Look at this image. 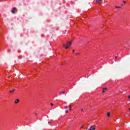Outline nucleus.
<instances>
[{"label":"nucleus","instance_id":"nucleus-1","mask_svg":"<svg viewBox=\"0 0 130 130\" xmlns=\"http://www.w3.org/2000/svg\"><path fill=\"white\" fill-rule=\"evenodd\" d=\"M71 44H72V42H69L67 43V45L63 44V47H64L65 49H68V48H69V45H71Z\"/></svg>","mask_w":130,"mask_h":130},{"label":"nucleus","instance_id":"nucleus-2","mask_svg":"<svg viewBox=\"0 0 130 130\" xmlns=\"http://www.w3.org/2000/svg\"><path fill=\"white\" fill-rule=\"evenodd\" d=\"M16 11H17V9L15 7H14L11 10V12L12 13V14H15Z\"/></svg>","mask_w":130,"mask_h":130},{"label":"nucleus","instance_id":"nucleus-3","mask_svg":"<svg viewBox=\"0 0 130 130\" xmlns=\"http://www.w3.org/2000/svg\"><path fill=\"white\" fill-rule=\"evenodd\" d=\"M95 129V127L94 126H91L89 128H88V130H94Z\"/></svg>","mask_w":130,"mask_h":130},{"label":"nucleus","instance_id":"nucleus-4","mask_svg":"<svg viewBox=\"0 0 130 130\" xmlns=\"http://www.w3.org/2000/svg\"><path fill=\"white\" fill-rule=\"evenodd\" d=\"M19 102H20V100H19V99H16L15 100V104H18V103H19Z\"/></svg>","mask_w":130,"mask_h":130},{"label":"nucleus","instance_id":"nucleus-5","mask_svg":"<svg viewBox=\"0 0 130 130\" xmlns=\"http://www.w3.org/2000/svg\"><path fill=\"white\" fill-rule=\"evenodd\" d=\"M97 4H102V0H96Z\"/></svg>","mask_w":130,"mask_h":130},{"label":"nucleus","instance_id":"nucleus-6","mask_svg":"<svg viewBox=\"0 0 130 130\" xmlns=\"http://www.w3.org/2000/svg\"><path fill=\"white\" fill-rule=\"evenodd\" d=\"M68 107L69 108L70 111H71L72 108H71V107H70V106H69L68 107V106H65L64 107L65 109H67V108H68Z\"/></svg>","mask_w":130,"mask_h":130},{"label":"nucleus","instance_id":"nucleus-7","mask_svg":"<svg viewBox=\"0 0 130 130\" xmlns=\"http://www.w3.org/2000/svg\"><path fill=\"white\" fill-rule=\"evenodd\" d=\"M14 92H15V89H13V90H9V93H14Z\"/></svg>","mask_w":130,"mask_h":130},{"label":"nucleus","instance_id":"nucleus-8","mask_svg":"<svg viewBox=\"0 0 130 130\" xmlns=\"http://www.w3.org/2000/svg\"><path fill=\"white\" fill-rule=\"evenodd\" d=\"M106 90H107V88H103V93H104L105 92V91H106Z\"/></svg>","mask_w":130,"mask_h":130},{"label":"nucleus","instance_id":"nucleus-9","mask_svg":"<svg viewBox=\"0 0 130 130\" xmlns=\"http://www.w3.org/2000/svg\"><path fill=\"white\" fill-rule=\"evenodd\" d=\"M107 116H108V117H109L110 116V113H108L107 114Z\"/></svg>","mask_w":130,"mask_h":130},{"label":"nucleus","instance_id":"nucleus-10","mask_svg":"<svg viewBox=\"0 0 130 130\" xmlns=\"http://www.w3.org/2000/svg\"><path fill=\"white\" fill-rule=\"evenodd\" d=\"M64 93H66L65 91H62V92H60V94H64Z\"/></svg>","mask_w":130,"mask_h":130},{"label":"nucleus","instance_id":"nucleus-11","mask_svg":"<svg viewBox=\"0 0 130 130\" xmlns=\"http://www.w3.org/2000/svg\"><path fill=\"white\" fill-rule=\"evenodd\" d=\"M79 54H80V53H77L76 54H75V55H79Z\"/></svg>","mask_w":130,"mask_h":130},{"label":"nucleus","instance_id":"nucleus-12","mask_svg":"<svg viewBox=\"0 0 130 130\" xmlns=\"http://www.w3.org/2000/svg\"><path fill=\"white\" fill-rule=\"evenodd\" d=\"M66 113H69V111L67 110H66Z\"/></svg>","mask_w":130,"mask_h":130},{"label":"nucleus","instance_id":"nucleus-13","mask_svg":"<svg viewBox=\"0 0 130 130\" xmlns=\"http://www.w3.org/2000/svg\"><path fill=\"white\" fill-rule=\"evenodd\" d=\"M53 105H54L52 103L51 104V106H53Z\"/></svg>","mask_w":130,"mask_h":130},{"label":"nucleus","instance_id":"nucleus-14","mask_svg":"<svg viewBox=\"0 0 130 130\" xmlns=\"http://www.w3.org/2000/svg\"><path fill=\"white\" fill-rule=\"evenodd\" d=\"M83 111H84V109H81V112H83Z\"/></svg>","mask_w":130,"mask_h":130},{"label":"nucleus","instance_id":"nucleus-15","mask_svg":"<svg viewBox=\"0 0 130 130\" xmlns=\"http://www.w3.org/2000/svg\"><path fill=\"white\" fill-rule=\"evenodd\" d=\"M123 4H125V3H126L125 1H123Z\"/></svg>","mask_w":130,"mask_h":130},{"label":"nucleus","instance_id":"nucleus-16","mask_svg":"<svg viewBox=\"0 0 130 130\" xmlns=\"http://www.w3.org/2000/svg\"><path fill=\"white\" fill-rule=\"evenodd\" d=\"M128 99H130V95L128 96Z\"/></svg>","mask_w":130,"mask_h":130},{"label":"nucleus","instance_id":"nucleus-17","mask_svg":"<svg viewBox=\"0 0 130 130\" xmlns=\"http://www.w3.org/2000/svg\"><path fill=\"white\" fill-rule=\"evenodd\" d=\"M117 58V57L115 56V59H116Z\"/></svg>","mask_w":130,"mask_h":130},{"label":"nucleus","instance_id":"nucleus-18","mask_svg":"<svg viewBox=\"0 0 130 130\" xmlns=\"http://www.w3.org/2000/svg\"><path fill=\"white\" fill-rule=\"evenodd\" d=\"M73 52H75V50H73Z\"/></svg>","mask_w":130,"mask_h":130},{"label":"nucleus","instance_id":"nucleus-19","mask_svg":"<svg viewBox=\"0 0 130 130\" xmlns=\"http://www.w3.org/2000/svg\"><path fill=\"white\" fill-rule=\"evenodd\" d=\"M10 51H11L10 50H8V52H10Z\"/></svg>","mask_w":130,"mask_h":130},{"label":"nucleus","instance_id":"nucleus-20","mask_svg":"<svg viewBox=\"0 0 130 130\" xmlns=\"http://www.w3.org/2000/svg\"><path fill=\"white\" fill-rule=\"evenodd\" d=\"M116 8H120V7H116Z\"/></svg>","mask_w":130,"mask_h":130},{"label":"nucleus","instance_id":"nucleus-21","mask_svg":"<svg viewBox=\"0 0 130 130\" xmlns=\"http://www.w3.org/2000/svg\"><path fill=\"white\" fill-rule=\"evenodd\" d=\"M129 111H130V108H129Z\"/></svg>","mask_w":130,"mask_h":130},{"label":"nucleus","instance_id":"nucleus-22","mask_svg":"<svg viewBox=\"0 0 130 130\" xmlns=\"http://www.w3.org/2000/svg\"><path fill=\"white\" fill-rule=\"evenodd\" d=\"M48 123H51L50 122H48Z\"/></svg>","mask_w":130,"mask_h":130}]
</instances>
